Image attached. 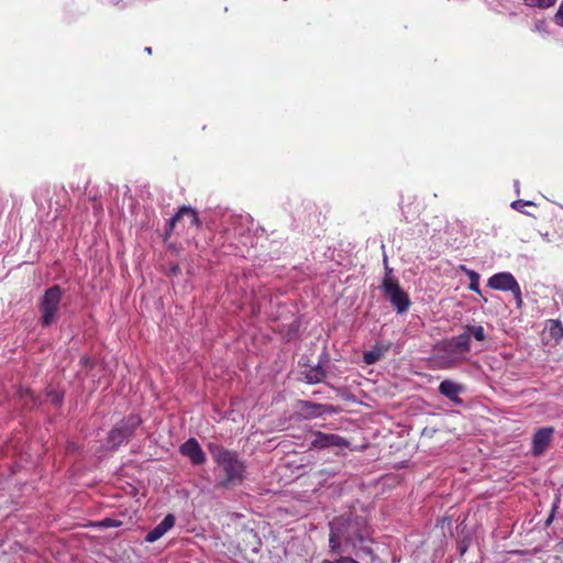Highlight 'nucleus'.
Segmentation results:
<instances>
[{
    "label": "nucleus",
    "mask_w": 563,
    "mask_h": 563,
    "mask_svg": "<svg viewBox=\"0 0 563 563\" xmlns=\"http://www.w3.org/2000/svg\"><path fill=\"white\" fill-rule=\"evenodd\" d=\"M367 540H369V529L363 517H339L330 522L329 544L333 552L340 550L342 542L355 548L363 545Z\"/></svg>",
    "instance_id": "f257e3e1"
},
{
    "label": "nucleus",
    "mask_w": 563,
    "mask_h": 563,
    "mask_svg": "<svg viewBox=\"0 0 563 563\" xmlns=\"http://www.w3.org/2000/svg\"><path fill=\"white\" fill-rule=\"evenodd\" d=\"M385 277L382 283L384 295L389 299L391 306L398 313H405L410 307L408 294L400 287L398 280L391 276V268L388 266V257L384 253Z\"/></svg>",
    "instance_id": "f03ea898"
},
{
    "label": "nucleus",
    "mask_w": 563,
    "mask_h": 563,
    "mask_svg": "<svg viewBox=\"0 0 563 563\" xmlns=\"http://www.w3.org/2000/svg\"><path fill=\"white\" fill-rule=\"evenodd\" d=\"M209 451L214 461L221 465L227 473V478L223 485H229L241 471V465L236 459V454L223 449L221 445L216 443L209 444Z\"/></svg>",
    "instance_id": "7ed1b4c3"
},
{
    "label": "nucleus",
    "mask_w": 563,
    "mask_h": 563,
    "mask_svg": "<svg viewBox=\"0 0 563 563\" xmlns=\"http://www.w3.org/2000/svg\"><path fill=\"white\" fill-rule=\"evenodd\" d=\"M487 286L494 290L510 291L516 301V307L521 309L523 306L522 292L519 283L509 272L494 274L487 280Z\"/></svg>",
    "instance_id": "20e7f679"
},
{
    "label": "nucleus",
    "mask_w": 563,
    "mask_h": 563,
    "mask_svg": "<svg viewBox=\"0 0 563 563\" xmlns=\"http://www.w3.org/2000/svg\"><path fill=\"white\" fill-rule=\"evenodd\" d=\"M62 296V288L57 285L49 287L44 292L40 302L43 325L47 327L56 320Z\"/></svg>",
    "instance_id": "39448f33"
},
{
    "label": "nucleus",
    "mask_w": 563,
    "mask_h": 563,
    "mask_svg": "<svg viewBox=\"0 0 563 563\" xmlns=\"http://www.w3.org/2000/svg\"><path fill=\"white\" fill-rule=\"evenodd\" d=\"M140 423L141 419L137 416H130L120 424L115 426L109 434V442L111 445L115 448L125 442L133 434Z\"/></svg>",
    "instance_id": "423d86ee"
},
{
    "label": "nucleus",
    "mask_w": 563,
    "mask_h": 563,
    "mask_svg": "<svg viewBox=\"0 0 563 563\" xmlns=\"http://www.w3.org/2000/svg\"><path fill=\"white\" fill-rule=\"evenodd\" d=\"M313 435L314 439L311 441V446L316 449L347 448L350 445V442L339 434L316 431Z\"/></svg>",
    "instance_id": "0eeeda50"
},
{
    "label": "nucleus",
    "mask_w": 563,
    "mask_h": 563,
    "mask_svg": "<svg viewBox=\"0 0 563 563\" xmlns=\"http://www.w3.org/2000/svg\"><path fill=\"white\" fill-rule=\"evenodd\" d=\"M553 433V427H543L536 431L532 439V453L534 456H540L545 452L552 442Z\"/></svg>",
    "instance_id": "6e6552de"
},
{
    "label": "nucleus",
    "mask_w": 563,
    "mask_h": 563,
    "mask_svg": "<svg viewBox=\"0 0 563 563\" xmlns=\"http://www.w3.org/2000/svg\"><path fill=\"white\" fill-rule=\"evenodd\" d=\"M180 453L187 456L192 464L200 465L206 461V455L199 445L198 441L194 438L187 440L179 449Z\"/></svg>",
    "instance_id": "1a4fd4ad"
},
{
    "label": "nucleus",
    "mask_w": 563,
    "mask_h": 563,
    "mask_svg": "<svg viewBox=\"0 0 563 563\" xmlns=\"http://www.w3.org/2000/svg\"><path fill=\"white\" fill-rule=\"evenodd\" d=\"M463 390V385L451 379H444L439 385V393L456 405L463 404V400L459 396Z\"/></svg>",
    "instance_id": "9d476101"
},
{
    "label": "nucleus",
    "mask_w": 563,
    "mask_h": 563,
    "mask_svg": "<svg viewBox=\"0 0 563 563\" xmlns=\"http://www.w3.org/2000/svg\"><path fill=\"white\" fill-rule=\"evenodd\" d=\"M445 350L453 354H466L471 351V340L464 330L463 333L453 336L445 343Z\"/></svg>",
    "instance_id": "9b49d317"
},
{
    "label": "nucleus",
    "mask_w": 563,
    "mask_h": 563,
    "mask_svg": "<svg viewBox=\"0 0 563 563\" xmlns=\"http://www.w3.org/2000/svg\"><path fill=\"white\" fill-rule=\"evenodd\" d=\"M175 525V517L167 515L154 529H152L146 536L145 541L153 543L161 539L169 529Z\"/></svg>",
    "instance_id": "f8f14e48"
},
{
    "label": "nucleus",
    "mask_w": 563,
    "mask_h": 563,
    "mask_svg": "<svg viewBox=\"0 0 563 563\" xmlns=\"http://www.w3.org/2000/svg\"><path fill=\"white\" fill-rule=\"evenodd\" d=\"M298 408L301 411H305L308 417H317L322 415L323 412H331V406L316 404L309 400H299Z\"/></svg>",
    "instance_id": "ddd939ff"
},
{
    "label": "nucleus",
    "mask_w": 563,
    "mask_h": 563,
    "mask_svg": "<svg viewBox=\"0 0 563 563\" xmlns=\"http://www.w3.org/2000/svg\"><path fill=\"white\" fill-rule=\"evenodd\" d=\"M187 219L190 225H199V218L197 212L190 207H183L179 211L169 220L170 230L175 227L177 221Z\"/></svg>",
    "instance_id": "4468645a"
},
{
    "label": "nucleus",
    "mask_w": 563,
    "mask_h": 563,
    "mask_svg": "<svg viewBox=\"0 0 563 563\" xmlns=\"http://www.w3.org/2000/svg\"><path fill=\"white\" fill-rule=\"evenodd\" d=\"M302 374L308 384H318L325 378V371L320 365L310 366Z\"/></svg>",
    "instance_id": "2eb2a0df"
},
{
    "label": "nucleus",
    "mask_w": 563,
    "mask_h": 563,
    "mask_svg": "<svg viewBox=\"0 0 563 563\" xmlns=\"http://www.w3.org/2000/svg\"><path fill=\"white\" fill-rule=\"evenodd\" d=\"M386 351V346L375 345L372 350L364 352L363 360L367 365L375 364L384 356Z\"/></svg>",
    "instance_id": "dca6fc26"
},
{
    "label": "nucleus",
    "mask_w": 563,
    "mask_h": 563,
    "mask_svg": "<svg viewBox=\"0 0 563 563\" xmlns=\"http://www.w3.org/2000/svg\"><path fill=\"white\" fill-rule=\"evenodd\" d=\"M461 269L466 273V275L470 279L468 288L472 291L478 294L483 298L484 302H487V299L485 297H483L481 288H479V274L476 273L475 271L466 268L464 265H461Z\"/></svg>",
    "instance_id": "f3484780"
},
{
    "label": "nucleus",
    "mask_w": 563,
    "mask_h": 563,
    "mask_svg": "<svg viewBox=\"0 0 563 563\" xmlns=\"http://www.w3.org/2000/svg\"><path fill=\"white\" fill-rule=\"evenodd\" d=\"M464 330L468 334L470 340L474 338L476 341L483 342L486 340L484 327L476 324H466Z\"/></svg>",
    "instance_id": "a211bd4d"
},
{
    "label": "nucleus",
    "mask_w": 563,
    "mask_h": 563,
    "mask_svg": "<svg viewBox=\"0 0 563 563\" xmlns=\"http://www.w3.org/2000/svg\"><path fill=\"white\" fill-rule=\"evenodd\" d=\"M549 334L554 340H561L563 338V325L559 320H549Z\"/></svg>",
    "instance_id": "6ab92c4d"
},
{
    "label": "nucleus",
    "mask_w": 563,
    "mask_h": 563,
    "mask_svg": "<svg viewBox=\"0 0 563 563\" xmlns=\"http://www.w3.org/2000/svg\"><path fill=\"white\" fill-rule=\"evenodd\" d=\"M558 0H523L525 5L530 8L549 9L556 3Z\"/></svg>",
    "instance_id": "aec40b11"
},
{
    "label": "nucleus",
    "mask_w": 563,
    "mask_h": 563,
    "mask_svg": "<svg viewBox=\"0 0 563 563\" xmlns=\"http://www.w3.org/2000/svg\"><path fill=\"white\" fill-rule=\"evenodd\" d=\"M93 526L101 528H118L122 526V521L112 518H104L100 521L95 522Z\"/></svg>",
    "instance_id": "412c9836"
},
{
    "label": "nucleus",
    "mask_w": 563,
    "mask_h": 563,
    "mask_svg": "<svg viewBox=\"0 0 563 563\" xmlns=\"http://www.w3.org/2000/svg\"><path fill=\"white\" fill-rule=\"evenodd\" d=\"M534 203L532 201H526V200H521V199H518V200H515L511 202L510 207L516 210V211H519V212H525L523 211V207L526 206H533Z\"/></svg>",
    "instance_id": "4be33fe9"
},
{
    "label": "nucleus",
    "mask_w": 563,
    "mask_h": 563,
    "mask_svg": "<svg viewBox=\"0 0 563 563\" xmlns=\"http://www.w3.org/2000/svg\"><path fill=\"white\" fill-rule=\"evenodd\" d=\"M553 22L556 25L563 27V0L561 1L559 9L553 16Z\"/></svg>",
    "instance_id": "5701e85b"
},
{
    "label": "nucleus",
    "mask_w": 563,
    "mask_h": 563,
    "mask_svg": "<svg viewBox=\"0 0 563 563\" xmlns=\"http://www.w3.org/2000/svg\"><path fill=\"white\" fill-rule=\"evenodd\" d=\"M336 562L338 563H358L357 561H355L354 559H352L350 556H340L336 559Z\"/></svg>",
    "instance_id": "b1692460"
},
{
    "label": "nucleus",
    "mask_w": 563,
    "mask_h": 563,
    "mask_svg": "<svg viewBox=\"0 0 563 563\" xmlns=\"http://www.w3.org/2000/svg\"><path fill=\"white\" fill-rule=\"evenodd\" d=\"M145 52H146V53H148V54H151V53H152V48H151V47H146V48H145Z\"/></svg>",
    "instance_id": "393cba45"
},
{
    "label": "nucleus",
    "mask_w": 563,
    "mask_h": 563,
    "mask_svg": "<svg viewBox=\"0 0 563 563\" xmlns=\"http://www.w3.org/2000/svg\"><path fill=\"white\" fill-rule=\"evenodd\" d=\"M322 563H333V562H330V561H323Z\"/></svg>",
    "instance_id": "a878e982"
}]
</instances>
